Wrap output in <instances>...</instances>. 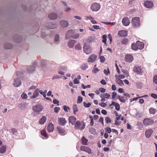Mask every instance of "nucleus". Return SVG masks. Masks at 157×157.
Instances as JSON below:
<instances>
[{
  "label": "nucleus",
  "mask_w": 157,
  "mask_h": 157,
  "mask_svg": "<svg viewBox=\"0 0 157 157\" xmlns=\"http://www.w3.org/2000/svg\"><path fill=\"white\" fill-rule=\"evenodd\" d=\"M79 36V34L78 33H76L75 34H73L72 38L73 39H77Z\"/></svg>",
  "instance_id": "obj_51"
},
{
  "label": "nucleus",
  "mask_w": 157,
  "mask_h": 157,
  "mask_svg": "<svg viewBox=\"0 0 157 157\" xmlns=\"http://www.w3.org/2000/svg\"><path fill=\"white\" fill-rule=\"evenodd\" d=\"M67 67L65 66H61L60 67V69L62 70L66 71L67 70Z\"/></svg>",
  "instance_id": "obj_64"
},
{
  "label": "nucleus",
  "mask_w": 157,
  "mask_h": 157,
  "mask_svg": "<svg viewBox=\"0 0 157 157\" xmlns=\"http://www.w3.org/2000/svg\"><path fill=\"white\" fill-rule=\"evenodd\" d=\"M153 130L151 129H148L145 132V135L147 138H149L153 133Z\"/></svg>",
  "instance_id": "obj_22"
},
{
  "label": "nucleus",
  "mask_w": 157,
  "mask_h": 157,
  "mask_svg": "<svg viewBox=\"0 0 157 157\" xmlns=\"http://www.w3.org/2000/svg\"><path fill=\"white\" fill-rule=\"evenodd\" d=\"M133 71L137 74H141L142 72L140 67L138 66H135L134 67Z\"/></svg>",
  "instance_id": "obj_16"
},
{
  "label": "nucleus",
  "mask_w": 157,
  "mask_h": 157,
  "mask_svg": "<svg viewBox=\"0 0 157 157\" xmlns=\"http://www.w3.org/2000/svg\"><path fill=\"white\" fill-rule=\"evenodd\" d=\"M118 35L121 37H124L127 35V32L126 30H121L118 32Z\"/></svg>",
  "instance_id": "obj_19"
},
{
  "label": "nucleus",
  "mask_w": 157,
  "mask_h": 157,
  "mask_svg": "<svg viewBox=\"0 0 157 157\" xmlns=\"http://www.w3.org/2000/svg\"><path fill=\"white\" fill-rule=\"evenodd\" d=\"M110 97V94L108 93H103L100 95L101 98H109Z\"/></svg>",
  "instance_id": "obj_31"
},
{
  "label": "nucleus",
  "mask_w": 157,
  "mask_h": 157,
  "mask_svg": "<svg viewBox=\"0 0 157 157\" xmlns=\"http://www.w3.org/2000/svg\"><path fill=\"white\" fill-rule=\"evenodd\" d=\"M133 59V56L131 55L128 54L125 57V60L127 62L131 63Z\"/></svg>",
  "instance_id": "obj_8"
},
{
  "label": "nucleus",
  "mask_w": 157,
  "mask_h": 157,
  "mask_svg": "<svg viewBox=\"0 0 157 157\" xmlns=\"http://www.w3.org/2000/svg\"><path fill=\"white\" fill-rule=\"evenodd\" d=\"M41 134L45 137H47V135L45 130H43L41 131Z\"/></svg>",
  "instance_id": "obj_53"
},
{
  "label": "nucleus",
  "mask_w": 157,
  "mask_h": 157,
  "mask_svg": "<svg viewBox=\"0 0 157 157\" xmlns=\"http://www.w3.org/2000/svg\"><path fill=\"white\" fill-rule=\"evenodd\" d=\"M63 110L66 112H67L68 111V109H69V108L66 106V105H64L63 107Z\"/></svg>",
  "instance_id": "obj_55"
},
{
  "label": "nucleus",
  "mask_w": 157,
  "mask_h": 157,
  "mask_svg": "<svg viewBox=\"0 0 157 157\" xmlns=\"http://www.w3.org/2000/svg\"><path fill=\"white\" fill-rule=\"evenodd\" d=\"M74 32L73 30H70L67 31L65 35V38L66 39L72 38Z\"/></svg>",
  "instance_id": "obj_10"
},
{
  "label": "nucleus",
  "mask_w": 157,
  "mask_h": 157,
  "mask_svg": "<svg viewBox=\"0 0 157 157\" xmlns=\"http://www.w3.org/2000/svg\"><path fill=\"white\" fill-rule=\"evenodd\" d=\"M153 82L155 84H157V75H155L153 78Z\"/></svg>",
  "instance_id": "obj_50"
},
{
  "label": "nucleus",
  "mask_w": 157,
  "mask_h": 157,
  "mask_svg": "<svg viewBox=\"0 0 157 157\" xmlns=\"http://www.w3.org/2000/svg\"><path fill=\"white\" fill-rule=\"evenodd\" d=\"M95 39V37L94 36H89L88 39V41L89 42L91 43L94 41Z\"/></svg>",
  "instance_id": "obj_35"
},
{
  "label": "nucleus",
  "mask_w": 157,
  "mask_h": 157,
  "mask_svg": "<svg viewBox=\"0 0 157 157\" xmlns=\"http://www.w3.org/2000/svg\"><path fill=\"white\" fill-rule=\"evenodd\" d=\"M100 62L101 63L104 62L105 60V59L103 56H101L100 57Z\"/></svg>",
  "instance_id": "obj_57"
},
{
  "label": "nucleus",
  "mask_w": 157,
  "mask_h": 157,
  "mask_svg": "<svg viewBox=\"0 0 157 157\" xmlns=\"http://www.w3.org/2000/svg\"><path fill=\"white\" fill-rule=\"evenodd\" d=\"M60 25L63 28L67 27L69 25L68 21L66 20H62L60 22Z\"/></svg>",
  "instance_id": "obj_9"
},
{
  "label": "nucleus",
  "mask_w": 157,
  "mask_h": 157,
  "mask_svg": "<svg viewBox=\"0 0 157 157\" xmlns=\"http://www.w3.org/2000/svg\"><path fill=\"white\" fill-rule=\"evenodd\" d=\"M33 111L36 112H40L42 111L43 109L42 106L40 104L34 105L33 107Z\"/></svg>",
  "instance_id": "obj_5"
},
{
  "label": "nucleus",
  "mask_w": 157,
  "mask_h": 157,
  "mask_svg": "<svg viewBox=\"0 0 157 157\" xmlns=\"http://www.w3.org/2000/svg\"><path fill=\"white\" fill-rule=\"evenodd\" d=\"M143 123L145 125H152L154 123V121L151 119L145 118L144 119L143 121Z\"/></svg>",
  "instance_id": "obj_4"
},
{
  "label": "nucleus",
  "mask_w": 157,
  "mask_h": 157,
  "mask_svg": "<svg viewBox=\"0 0 157 157\" xmlns=\"http://www.w3.org/2000/svg\"><path fill=\"white\" fill-rule=\"evenodd\" d=\"M127 99V98L126 97H121L119 100L121 102L124 103L126 101Z\"/></svg>",
  "instance_id": "obj_44"
},
{
  "label": "nucleus",
  "mask_w": 157,
  "mask_h": 157,
  "mask_svg": "<svg viewBox=\"0 0 157 157\" xmlns=\"http://www.w3.org/2000/svg\"><path fill=\"white\" fill-rule=\"evenodd\" d=\"M132 25L135 28H138L140 26V18L138 17H135L132 20Z\"/></svg>",
  "instance_id": "obj_1"
},
{
  "label": "nucleus",
  "mask_w": 157,
  "mask_h": 157,
  "mask_svg": "<svg viewBox=\"0 0 157 157\" xmlns=\"http://www.w3.org/2000/svg\"><path fill=\"white\" fill-rule=\"evenodd\" d=\"M117 96V93L115 91H113L112 93V98L113 100H115Z\"/></svg>",
  "instance_id": "obj_48"
},
{
  "label": "nucleus",
  "mask_w": 157,
  "mask_h": 157,
  "mask_svg": "<svg viewBox=\"0 0 157 157\" xmlns=\"http://www.w3.org/2000/svg\"><path fill=\"white\" fill-rule=\"evenodd\" d=\"M142 113H137L136 114V117L137 119H139L141 117H142Z\"/></svg>",
  "instance_id": "obj_47"
},
{
  "label": "nucleus",
  "mask_w": 157,
  "mask_h": 157,
  "mask_svg": "<svg viewBox=\"0 0 157 157\" xmlns=\"http://www.w3.org/2000/svg\"><path fill=\"white\" fill-rule=\"evenodd\" d=\"M103 72L106 75H107L109 73V70L108 69L107 70L104 69Z\"/></svg>",
  "instance_id": "obj_60"
},
{
  "label": "nucleus",
  "mask_w": 157,
  "mask_h": 157,
  "mask_svg": "<svg viewBox=\"0 0 157 157\" xmlns=\"http://www.w3.org/2000/svg\"><path fill=\"white\" fill-rule=\"evenodd\" d=\"M57 129L59 132L60 133L63 134L65 132V130L60 127H57Z\"/></svg>",
  "instance_id": "obj_33"
},
{
  "label": "nucleus",
  "mask_w": 157,
  "mask_h": 157,
  "mask_svg": "<svg viewBox=\"0 0 157 157\" xmlns=\"http://www.w3.org/2000/svg\"><path fill=\"white\" fill-rule=\"evenodd\" d=\"M21 84V82L20 79L17 78L14 79L13 85L14 87H19L20 86Z\"/></svg>",
  "instance_id": "obj_11"
},
{
  "label": "nucleus",
  "mask_w": 157,
  "mask_h": 157,
  "mask_svg": "<svg viewBox=\"0 0 157 157\" xmlns=\"http://www.w3.org/2000/svg\"><path fill=\"white\" fill-rule=\"evenodd\" d=\"M47 129L49 132H52L53 131L54 128L53 125L52 123H50L48 125Z\"/></svg>",
  "instance_id": "obj_23"
},
{
  "label": "nucleus",
  "mask_w": 157,
  "mask_h": 157,
  "mask_svg": "<svg viewBox=\"0 0 157 157\" xmlns=\"http://www.w3.org/2000/svg\"><path fill=\"white\" fill-rule=\"evenodd\" d=\"M46 118L45 116H43L39 121V123L41 124H43L46 122Z\"/></svg>",
  "instance_id": "obj_26"
},
{
  "label": "nucleus",
  "mask_w": 157,
  "mask_h": 157,
  "mask_svg": "<svg viewBox=\"0 0 157 157\" xmlns=\"http://www.w3.org/2000/svg\"><path fill=\"white\" fill-rule=\"evenodd\" d=\"M116 82L120 85L122 86L124 85V83L120 79L117 78L116 80Z\"/></svg>",
  "instance_id": "obj_37"
},
{
  "label": "nucleus",
  "mask_w": 157,
  "mask_h": 157,
  "mask_svg": "<svg viewBox=\"0 0 157 157\" xmlns=\"http://www.w3.org/2000/svg\"><path fill=\"white\" fill-rule=\"evenodd\" d=\"M136 43H132V48L134 50H137L138 49V48H137Z\"/></svg>",
  "instance_id": "obj_41"
},
{
  "label": "nucleus",
  "mask_w": 157,
  "mask_h": 157,
  "mask_svg": "<svg viewBox=\"0 0 157 157\" xmlns=\"http://www.w3.org/2000/svg\"><path fill=\"white\" fill-rule=\"evenodd\" d=\"M81 87L83 89H85L87 88H90L91 87V86L90 85H88L86 86H85L83 84H82L81 85Z\"/></svg>",
  "instance_id": "obj_61"
},
{
  "label": "nucleus",
  "mask_w": 157,
  "mask_h": 157,
  "mask_svg": "<svg viewBox=\"0 0 157 157\" xmlns=\"http://www.w3.org/2000/svg\"><path fill=\"white\" fill-rule=\"evenodd\" d=\"M48 17L50 19L55 20L57 18L58 15L55 13H52L48 15Z\"/></svg>",
  "instance_id": "obj_18"
},
{
  "label": "nucleus",
  "mask_w": 157,
  "mask_h": 157,
  "mask_svg": "<svg viewBox=\"0 0 157 157\" xmlns=\"http://www.w3.org/2000/svg\"><path fill=\"white\" fill-rule=\"evenodd\" d=\"M58 121L59 124L61 125H64L67 123V121L64 118H59Z\"/></svg>",
  "instance_id": "obj_21"
},
{
  "label": "nucleus",
  "mask_w": 157,
  "mask_h": 157,
  "mask_svg": "<svg viewBox=\"0 0 157 157\" xmlns=\"http://www.w3.org/2000/svg\"><path fill=\"white\" fill-rule=\"evenodd\" d=\"M81 69L83 70H86L88 68V66L87 64H82L81 67Z\"/></svg>",
  "instance_id": "obj_39"
},
{
  "label": "nucleus",
  "mask_w": 157,
  "mask_h": 157,
  "mask_svg": "<svg viewBox=\"0 0 157 157\" xmlns=\"http://www.w3.org/2000/svg\"><path fill=\"white\" fill-rule=\"evenodd\" d=\"M100 6L99 4L96 3H93L91 6V9L93 11H97L99 10Z\"/></svg>",
  "instance_id": "obj_3"
},
{
  "label": "nucleus",
  "mask_w": 157,
  "mask_h": 157,
  "mask_svg": "<svg viewBox=\"0 0 157 157\" xmlns=\"http://www.w3.org/2000/svg\"><path fill=\"white\" fill-rule=\"evenodd\" d=\"M81 125V124L79 121H76L75 125V128L76 129H80L81 130H82L85 128V125H83L80 128V127Z\"/></svg>",
  "instance_id": "obj_7"
},
{
  "label": "nucleus",
  "mask_w": 157,
  "mask_h": 157,
  "mask_svg": "<svg viewBox=\"0 0 157 157\" xmlns=\"http://www.w3.org/2000/svg\"><path fill=\"white\" fill-rule=\"evenodd\" d=\"M105 121L107 123H108L111 122V120L109 117H107L105 118Z\"/></svg>",
  "instance_id": "obj_56"
},
{
  "label": "nucleus",
  "mask_w": 157,
  "mask_h": 157,
  "mask_svg": "<svg viewBox=\"0 0 157 157\" xmlns=\"http://www.w3.org/2000/svg\"><path fill=\"white\" fill-rule=\"evenodd\" d=\"M99 71V70L97 68L94 67L92 70V73L94 74H96Z\"/></svg>",
  "instance_id": "obj_49"
},
{
  "label": "nucleus",
  "mask_w": 157,
  "mask_h": 157,
  "mask_svg": "<svg viewBox=\"0 0 157 157\" xmlns=\"http://www.w3.org/2000/svg\"><path fill=\"white\" fill-rule=\"evenodd\" d=\"M107 37V35H103L102 37V42L104 43V44L105 46H106V38Z\"/></svg>",
  "instance_id": "obj_34"
},
{
  "label": "nucleus",
  "mask_w": 157,
  "mask_h": 157,
  "mask_svg": "<svg viewBox=\"0 0 157 157\" xmlns=\"http://www.w3.org/2000/svg\"><path fill=\"white\" fill-rule=\"evenodd\" d=\"M93 28L95 29H101V28H100L99 26H98L97 25H94L93 26Z\"/></svg>",
  "instance_id": "obj_63"
},
{
  "label": "nucleus",
  "mask_w": 157,
  "mask_h": 157,
  "mask_svg": "<svg viewBox=\"0 0 157 157\" xmlns=\"http://www.w3.org/2000/svg\"><path fill=\"white\" fill-rule=\"evenodd\" d=\"M144 6L147 8H151L154 6L153 3L151 1H147L144 3Z\"/></svg>",
  "instance_id": "obj_13"
},
{
  "label": "nucleus",
  "mask_w": 157,
  "mask_h": 157,
  "mask_svg": "<svg viewBox=\"0 0 157 157\" xmlns=\"http://www.w3.org/2000/svg\"><path fill=\"white\" fill-rule=\"evenodd\" d=\"M11 131L12 132V133L14 135H17L18 132H17V129L15 128H12L11 129Z\"/></svg>",
  "instance_id": "obj_40"
},
{
  "label": "nucleus",
  "mask_w": 157,
  "mask_h": 157,
  "mask_svg": "<svg viewBox=\"0 0 157 157\" xmlns=\"http://www.w3.org/2000/svg\"><path fill=\"white\" fill-rule=\"evenodd\" d=\"M54 43L56 44H58L60 42V36L58 34L56 35L54 38Z\"/></svg>",
  "instance_id": "obj_24"
},
{
  "label": "nucleus",
  "mask_w": 157,
  "mask_h": 157,
  "mask_svg": "<svg viewBox=\"0 0 157 157\" xmlns=\"http://www.w3.org/2000/svg\"><path fill=\"white\" fill-rule=\"evenodd\" d=\"M35 70V67L34 66H29L27 69V71L29 73H32Z\"/></svg>",
  "instance_id": "obj_29"
},
{
  "label": "nucleus",
  "mask_w": 157,
  "mask_h": 157,
  "mask_svg": "<svg viewBox=\"0 0 157 157\" xmlns=\"http://www.w3.org/2000/svg\"><path fill=\"white\" fill-rule=\"evenodd\" d=\"M116 109L117 111H119L120 109V106L118 103L116 104V105L114 106Z\"/></svg>",
  "instance_id": "obj_52"
},
{
  "label": "nucleus",
  "mask_w": 157,
  "mask_h": 157,
  "mask_svg": "<svg viewBox=\"0 0 157 157\" xmlns=\"http://www.w3.org/2000/svg\"><path fill=\"white\" fill-rule=\"evenodd\" d=\"M88 140L84 136H83L82 139V144L84 145L87 144V142Z\"/></svg>",
  "instance_id": "obj_36"
},
{
  "label": "nucleus",
  "mask_w": 157,
  "mask_h": 157,
  "mask_svg": "<svg viewBox=\"0 0 157 157\" xmlns=\"http://www.w3.org/2000/svg\"><path fill=\"white\" fill-rule=\"evenodd\" d=\"M76 121V118L74 116H72L69 118V121L73 125Z\"/></svg>",
  "instance_id": "obj_25"
},
{
  "label": "nucleus",
  "mask_w": 157,
  "mask_h": 157,
  "mask_svg": "<svg viewBox=\"0 0 157 157\" xmlns=\"http://www.w3.org/2000/svg\"><path fill=\"white\" fill-rule=\"evenodd\" d=\"M6 147L5 145L2 146L0 148V152L2 153H4L6 150Z\"/></svg>",
  "instance_id": "obj_32"
},
{
  "label": "nucleus",
  "mask_w": 157,
  "mask_h": 157,
  "mask_svg": "<svg viewBox=\"0 0 157 157\" xmlns=\"http://www.w3.org/2000/svg\"><path fill=\"white\" fill-rule=\"evenodd\" d=\"M73 82L74 84H78L79 83V81L76 78L74 79Z\"/></svg>",
  "instance_id": "obj_58"
},
{
  "label": "nucleus",
  "mask_w": 157,
  "mask_h": 157,
  "mask_svg": "<svg viewBox=\"0 0 157 157\" xmlns=\"http://www.w3.org/2000/svg\"><path fill=\"white\" fill-rule=\"evenodd\" d=\"M4 48L7 49H11L12 48V45L10 43H6L4 45Z\"/></svg>",
  "instance_id": "obj_28"
},
{
  "label": "nucleus",
  "mask_w": 157,
  "mask_h": 157,
  "mask_svg": "<svg viewBox=\"0 0 157 157\" xmlns=\"http://www.w3.org/2000/svg\"><path fill=\"white\" fill-rule=\"evenodd\" d=\"M130 20L127 17H124L122 20V22L123 25L125 26L128 25L130 23Z\"/></svg>",
  "instance_id": "obj_17"
},
{
  "label": "nucleus",
  "mask_w": 157,
  "mask_h": 157,
  "mask_svg": "<svg viewBox=\"0 0 157 157\" xmlns=\"http://www.w3.org/2000/svg\"><path fill=\"white\" fill-rule=\"evenodd\" d=\"M75 49L78 50H80L82 49V47L79 43L77 44L75 46Z\"/></svg>",
  "instance_id": "obj_43"
},
{
  "label": "nucleus",
  "mask_w": 157,
  "mask_h": 157,
  "mask_svg": "<svg viewBox=\"0 0 157 157\" xmlns=\"http://www.w3.org/2000/svg\"><path fill=\"white\" fill-rule=\"evenodd\" d=\"M83 104L84 106L86 108L89 107L91 105V104L90 103H87L85 102H84Z\"/></svg>",
  "instance_id": "obj_46"
},
{
  "label": "nucleus",
  "mask_w": 157,
  "mask_h": 157,
  "mask_svg": "<svg viewBox=\"0 0 157 157\" xmlns=\"http://www.w3.org/2000/svg\"><path fill=\"white\" fill-rule=\"evenodd\" d=\"M128 40L126 38H125L122 39L121 43L123 44H125L128 43Z\"/></svg>",
  "instance_id": "obj_42"
},
{
  "label": "nucleus",
  "mask_w": 157,
  "mask_h": 157,
  "mask_svg": "<svg viewBox=\"0 0 157 157\" xmlns=\"http://www.w3.org/2000/svg\"><path fill=\"white\" fill-rule=\"evenodd\" d=\"M82 101V98L80 96H78V97L77 102L78 103H81Z\"/></svg>",
  "instance_id": "obj_45"
},
{
  "label": "nucleus",
  "mask_w": 157,
  "mask_h": 157,
  "mask_svg": "<svg viewBox=\"0 0 157 157\" xmlns=\"http://www.w3.org/2000/svg\"><path fill=\"white\" fill-rule=\"evenodd\" d=\"M73 110L74 113L75 114L78 111V109L76 105L74 104L73 105Z\"/></svg>",
  "instance_id": "obj_38"
},
{
  "label": "nucleus",
  "mask_w": 157,
  "mask_h": 157,
  "mask_svg": "<svg viewBox=\"0 0 157 157\" xmlns=\"http://www.w3.org/2000/svg\"><path fill=\"white\" fill-rule=\"evenodd\" d=\"M108 38L110 41V44H111V42L112 41V35L110 34H109L108 35Z\"/></svg>",
  "instance_id": "obj_62"
},
{
  "label": "nucleus",
  "mask_w": 157,
  "mask_h": 157,
  "mask_svg": "<svg viewBox=\"0 0 157 157\" xmlns=\"http://www.w3.org/2000/svg\"><path fill=\"white\" fill-rule=\"evenodd\" d=\"M83 52L86 54H89L91 52L92 48L90 47L86 43L84 44L83 47Z\"/></svg>",
  "instance_id": "obj_2"
},
{
  "label": "nucleus",
  "mask_w": 157,
  "mask_h": 157,
  "mask_svg": "<svg viewBox=\"0 0 157 157\" xmlns=\"http://www.w3.org/2000/svg\"><path fill=\"white\" fill-rule=\"evenodd\" d=\"M80 150L88 153L90 154L91 153V150L90 148L84 146H81L80 147Z\"/></svg>",
  "instance_id": "obj_12"
},
{
  "label": "nucleus",
  "mask_w": 157,
  "mask_h": 157,
  "mask_svg": "<svg viewBox=\"0 0 157 157\" xmlns=\"http://www.w3.org/2000/svg\"><path fill=\"white\" fill-rule=\"evenodd\" d=\"M97 57V56L94 54H92L89 57L87 60V62L90 63L94 62Z\"/></svg>",
  "instance_id": "obj_6"
},
{
  "label": "nucleus",
  "mask_w": 157,
  "mask_h": 157,
  "mask_svg": "<svg viewBox=\"0 0 157 157\" xmlns=\"http://www.w3.org/2000/svg\"><path fill=\"white\" fill-rule=\"evenodd\" d=\"M46 26L47 28L50 29H54L57 27L56 23H49L47 24Z\"/></svg>",
  "instance_id": "obj_14"
},
{
  "label": "nucleus",
  "mask_w": 157,
  "mask_h": 157,
  "mask_svg": "<svg viewBox=\"0 0 157 157\" xmlns=\"http://www.w3.org/2000/svg\"><path fill=\"white\" fill-rule=\"evenodd\" d=\"M105 131L108 133H110L112 131V130L110 128L107 127L105 129Z\"/></svg>",
  "instance_id": "obj_54"
},
{
  "label": "nucleus",
  "mask_w": 157,
  "mask_h": 157,
  "mask_svg": "<svg viewBox=\"0 0 157 157\" xmlns=\"http://www.w3.org/2000/svg\"><path fill=\"white\" fill-rule=\"evenodd\" d=\"M39 89H37L34 92L32 98H35L39 95Z\"/></svg>",
  "instance_id": "obj_27"
},
{
  "label": "nucleus",
  "mask_w": 157,
  "mask_h": 157,
  "mask_svg": "<svg viewBox=\"0 0 157 157\" xmlns=\"http://www.w3.org/2000/svg\"><path fill=\"white\" fill-rule=\"evenodd\" d=\"M149 112L151 114L154 115L157 112V110L156 109L151 107L149 109Z\"/></svg>",
  "instance_id": "obj_30"
},
{
  "label": "nucleus",
  "mask_w": 157,
  "mask_h": 157,
  "mask_svg": "<svg viewBox=\"0 0 157 157\" xmlns=\"http://www.w3.org/2000/svg\"><path fill=\"white\" fill-rule=\"evenodd\" d=\"M21 97L23 99H26L28 98V96L26 94H23L21 95Z\"/></svg>",
  "instance_id": "obj_59"
},
{
  "label": "nucleus",
  "mask_w": 157,
  "mask_h": 157,
  "mask_svg": "<svg viewBox=\"0 0 157 157\" xmlns=\"http://www.w3.org/2000/svg\"><path fill=\"white\" fill-rule=\"evenodd\" d=\"M136 43L137 45L136 47L138 48V49H142L144 48V44L143 43L140 41H137Z\"/></svg>",
  "instance_id": "obj_20"
},
{
  "label": "nucleus",
  "mask_w": 157,
  "mask_h": 157,
  "mask_svg": "<svg viewBox=\"0 0 157 157\" xmlns=\"http://www.w3.org/2000/svg\"><path fill=\"white\" fill-rule=\"evenodd\" d=\"M76 42V41L75 40H70L67 43L68 47L70 48H73Z\"/></svg>",
  "instance_id": "obj_15"
}]
</instances>
